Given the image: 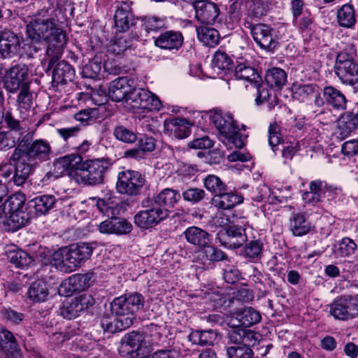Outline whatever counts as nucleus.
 Instances as JSON below:
<instances>
[{
	"mask_svg": "<svg viewBox=\"0 0 358 358\" xmlns=\"http://www.w3.org/2000/svg\"><path fill=\"white\" fill-rule=\"evenodd\" d=\"M143 27L147 32L157 31L165 26L164 20L157 16H145L142 19Z\"/></svg>",
	"mask_w": 358,
	"mask_h": 358,
	"instance_id": "13d9d810",
	"label": "nucleus"
},
{
	"mask_svg": "<svg viewBox=\"0 0 358 358\" xmlns=\"http://www.w3.org/2000/svg\"><path fill=\"white\" fill-rule=\"evenodd\" d=\"M129 81L125 77H120L113 80L107 91L108 96L113 101L120 102L126 99L130 92Z\"/></svg>",
	"mask_w": 358,
	"mask_h": 358,
	"instance_id": "5701e85b",
	"label": "nucleus"
},
{
	"mask_svg": "<svg viewBox=\"0 0 358 358\" xmlns=\"http://www.w3.org/2000/svg\"><path fill=\"white\" fill-rule=\"evenodd\" d=\"M265 80L271 87L281 89L287 82V73L280 68L273 67L266 71Z\"/></svg>",
	"mask_w": 358,
	"mask_h": 358,
	"instance_id": "c9c22d12",
	"label": "nucleus"
},
{
	"mask_svg": "<svg viewBox=\"0 0 358 358\" xmlns=\"http://www.w3.org/2000/svg\"><path fill=\"white\" fill-rule=\"evenodd\" d=\"M93 275L92 272H87L71 275L60 285L59 294L67 296L87 289L93 282Z\"/></svg>",
	"mask_w": 358,
	"mask_h": 358,
	"instance_id": "2eb2a0df",
	"label": "nucleus"
},
{
	"mask_svg": "<svg viewBox=\"0 0 358 358\" xmlns=\"http://www.w3.org/2000/svg\"><path fill=\"white\" fill-rule=\"evenodd\" d=\"M28 76V69L24 64H15L5 72L3 87L8 92L15 93L29 85Z\"/></svg>",
	"mask_w": 358,
	"mask_h": 358,
	"instance_id": "4468645a",
	"label": "nucleus"
},
{
	"mask_svg": "<svg viewBox=\"0 0 358 358\" xmlns=\"http://www.w3.org/2000/svg\"><path fill=\"white\" fill-rule=\"evenodd\" d=\"M96 206L100 212L103 213H108L109 209H112V214L115 215L114 210H117V214H120V210L124 212L126 209L127 204L124 202L120 201L115 203L114 206L110 202L106 201L105 199H99L96 201Z\"/></svg>",
	"mask_w": 358,
	"mask_h": 358,
	"instance_id": "4d7b16f0",
	"label": "nucleus"
},
{
	"mask_svg": "<svg viewBox=\"0 0 358 358\" xmlns=\"http://www.w3.org/2000/svg\"><path fill=\"white\" fill-rule=\"evenodd\" d=\"M132 229V224L126 219L115 216L105 220L98 226L99 231L106 234H127Z\"/></svg>",
	"mask_w": 358,
	"mask_h": 358,
	"instance_id": "6ab92c4d",
	"label": "nucleus"
},
{
	"mask_svg": "<svg viewBox=\"0 0 358 358\" xmlns=\"http://www.w3.org/2000/svg\"><path fill=\"white\" fill-rule=\"evenodd\" d=\"M90 298V296L84 294L71 299L60 308L59 314L68 320L79 316L82 312L87 310L90 306H92Z\"/></svg>",
	"mask_w": 358,
	"mask_h": 358,
	"instance_id": "a211bd4d",
	"label": "nucleus"
},
{
	"mask_svg": "<svg viewBox=\"0 0 358 358\" xmlns=\"http://www.w3.org/2000/svg\"><path fill=\"white\" fill-rule=\"evenodd\" d=\"M17 343L13 334L4 327L0 328V350H15Z\"/></svg>",
	"mask_w": 358,
	"mask_h": 358,
	"instance_id": "5fc2aeb1",
	"label": "nucleus"
},
{
	"mask_svg": "<svg viewBox=\"0 0 358 358\" xmlns=\"http://www.w3.org/2000/svg\"><path fill=\"white\" fill-rule=\"evenodd\" d=\"M122 348L127 350V353L146 348L145 336L136 331L130 332L122 339Z\"/></svg>",
	"mask_w": 358,
	"mask_h": 358,
	"instance_id": "c756f323",
	"label": "nucleus"
},
{
	"mask_svg": "<svg viewBox=\"0 0 358 358\" xmlns=\"http://www.w3.org/2000/svg\"><path fill=\"white\" fill-rule=\"evenodd\" d=\"M234 74L237 79L250 83L252 85L260 82L259 76L256 70L245 64H238L234 69Z\"/></svg>",
	"mask_w": 358,
	"mask_h": 358,
	"instance_id": "a19ab883",
	"label": "nucleus"
},
{
	"mask_svg": "<svg viewBox=\"0 0 358 358\" xmlns=\"http://www.w3.org/2000/svg\"><path fill=\"white\" fill-rule=\"evenodd\" d=\"M194 344L199 345H213L218 340V333L215 330H195L188 336Z\"/></svg>",
	"mask_w": 358,
	"mask_h": 358,
	"instance_id": "473e14b6",
	"label": "nucleus"
},
{
	"mask_svg": "<svg viewBox=\"0 0 358 358\" xmlns=\"http://www.w3.org/2000/svg\"><path fill=\"white\" fill-rule=\"evenodd\" d=\"M57 199L53 195L44 194L36 196L29 201V206L34 210V216H41L47 214L55 207Z\"/></svg>",
	"mask_w": 358,
	"mask_h": 358,
	"instance_id": "c85d7f7f",
	"label": "nucleus"
},
{
	"mask_svg": "<svg viewBox=\"0 0 358 358\" xmlns=\"http://www.w3.org/2000/svg\"><path fill=\"white\" fill-rule=\"evenodd\" d=\"M245 224H231L225 229V237L223 245L229 248H238L247 241Z\"/></svg>",
	"mask_w": 358,
	"mask_h": 358,
	"instance_id": "aec40b11",
	"label": "nucleus"
},
{
	"mask_svg": "<svg viewBox=\"0 0 358 358\" xmlns=\"http://www.w3.org/2000/svg\"><path fill=\"white\" fill-rule=\"evenodd\" d=\"M66 20V10L55 3V0H47L27 24V36L32 42L65 44L66 36L62 24Z\"/></svg>",
	"mask_w": 358,
	"mask_h": 358,
	"instance_id": "f257e3e1",
	"label": "nucleus"
},
{
	"mask_svg": "<svg viewBox=\"0 0 358 358\" xmlns=\"http://www.w3.org/2000/svg\"><path fill=\"white\" fill-rule=\"evenodd\" d=\"M182 195L185 201L194 204L203 200L206 196V192L202 189L194 187L185 190Z\"/></svg>",
	"mask_w": 358,
	"mask_h": 358,
	"instance_id": "680f3d73",
	"label": "nucleus"
},
{
	"mask_svg": "<svg viewBox=\"0 0 358 358\" xmlns=\"http://www.w3.org/2000/svg\"><path fill=\"white\" fill-rule=\"evenodd\" d=\"M263 243L260 240L250 241L246 243L242 251L243 256L250 260H257L262 257Z\"/></svg>",
	"mask_w": 358,
	"mask_h": 358,
	"instance_id": "49530a36",
	"label": "nucleus"
},
{
	"mask_svg": "<svg viewBox=\"0 0 358 358\" xmlns=\"http://www.w3.org/2000/svg\"><path fill=\"white\" fill-rule=\"evenodd\" d=\"M113 164L108 157L83 161L80 155L71 154L58 158L53 166L55 169L61 170L60 173L69 170L70 176L78 184L94 186L103 182L105 174Z\"/></svg>",
	"mask_w": 358,
	"mask_h": 358,
	"instance_id": "f03ea898",
	"label": "nucleus"
},
{
	"mask_svg": "<svg viewBox=\"0 0 358 358\" xmlns=\"http://www.w3.org/2000/svg\"><path fill=\"white\" fill-rule=\"evenodd\" d=\"M8 257L12 264L20 268L27 267L32 262L31 257L22 250L10 252Z\"/></svg>",
	"mask_w": 358,
	"mask_h": 358,
	"instance_id": "3c124183",
	"label": "nucleus"
},
{
	"mask_svg": "<svg viewBox=\"0 0 358 358\" xmlns=\"http://www.w3.org/2000/svg\"><path fill=\"white\" fill-rule=\"evenodd\" d=\"M198 39L204 45L214 46L217 44L220 36L218 31L212 27L199 26L196 28Z\"/></svg>",
	"mask_w": 358,
	"mask_h": 358,
	"instance_id": "ea45409f",
	"label": "nucleus"
},
{
	"mask_svg": "<svg viewBox=\"0 0 358 358\" xmlns=\"http://www.w3.org/2000/svg\"><path fill=\"white\" fill-rule=\"evenodd\" d=\"M293 97L301 101L305 102L309 100L317 92V86L315 84L294 83L292 85Z\"/></svg>",
	"mask_w": 358,
	"mask_h": 358,
	"instance_id": "e433bc0d",
	"label": "nucleus"
},
{
	"mask_svg": "<svg viewBox=\"0 0 358 358\" xmlns=\"http://www.w3.org/2000/svg\"><path fill=\"white\" fill-rule=\"evenodd\" d=\"M357 250V245L355 241L348 238H343L338 243L335 254L340 257H349L355 254Z\"/></svg>",
	"mask_w": 358,
	"mask_h": 358,
	"instance_id": "8fccbe9b",
	"label": "nucleus"
},
{
	"mask_svg": "<svg viewBox=\"0 0 358 358\" xmlns=\"http://www.w3.org/2000/svg\"><path fill=\"white\" fill-rule=\"evenodd\" d=\"M324 182L321 180H313L309 185V191L305 192L302 194L303 200L313 205L322 201L324 197V191L323 190Z\"/></svg>",
	"mask_w": 358,
	"mask_h": 358,
	"instance_id": "2f4dec72",
	"label": "nucleus"
},
{
	"mask_svg": "<svg viewBox=\"0 0 358 358\" xmlns=\"http://www.w3.org/2000/svg\"><path fill=\"white\" fill-rule=\"evenodd\" d=\"M205 188L214 196L223 191L229 190V187L217 176L209 174L203 180Z\"/></svg>",
	"mask_w": 358,
	"mask_h": 358,
	"instance_id": "c03bdc74",
	"label": "nucleus"
},
{
	"mask_svg": "<svg viewBox=\"0 0 358 358\" xmlns=\"http://www.w3.org/2000/svg\"><path fill=\"white\" fill-rule=\"evenodd\" d=\"M202 257L209 262H218L226 258L225 253L212 245V242L208 243L205 246L201 248Z\"/></svg>",
	"mask_w": 358,
	"mask_h": 358,
	"instance_id": "09e8293b",
	"label": "nucleus"
},
{
	"mask_svg": "<svg viewBox=\"0 0 358 358\" xmlns=\"http://www.w3.org/2000/svg\"><path fill=\"white\" fill-rule=\"evenodd\" d=\"M227 358H253L254 352L248 344L232 345L226 348Z\"/></svg>",
	"mask_w": 358,
	"mask_h": 358,
	"instance_id": "de8ad7c7",
	"label": "nucleus"
},
{
	"mask_svg": "<svg viewBox=\"0 0 358 358\" xmlns=\"http://www.w3.org/2000/svg\"><path fill=\"white\" fill-rule=\"evenodd\" d=\"M210 120L224 141L233 143L238 148L243 147V136L240 134L231 114L215 110L210 115Z\"/></svg>",
	"mask_w": 358,
	"mask_h": 358,
	"instance_id": "0eeeda50",
	"label": "nucleus"
},
{
	"mask_svg": "<svg viewBox=\"0 0 358 358\" xmlns=\"http://www.w3.org/2000/svg\"><path fill=\"white\" fill-rule=\"evenodd\" d=\"M313 19L310 14H303L298 22V28L303 36H307L313 30Z\"/></svg>",
	"mask_w": 358,
	"mask_h": 358,
	"instance_id": "774afa93",
	"label": "nucleus"
},
{
	"mask_svg": "<svg viewBox=\"0 0 358 358\" xmlns=\"http://www.w3.org/2000/svg\"><path fill=\"white\" fill-rule=\"evenodd\" d=\"M16 164V162L11 161V156L10 157L8 161L1 162L0 163V178H3L5 180L12 179L15 185L20 186L26 182L29 177H25L24 180L22 182H18L17 181Z\"/></svg>",
	"mask_w": 358,
	"mask_h": 358,
	"instance_id": "37998d69",
	"label": "nucleus"
},
{
	"mask_svg": "<svg viewBox=\"0 0 358 358\" xmlns=\"http://www.w3.org/2000/svg\"><path fill=\"white\" fill-rule=\"evenodd\" d=\"M27 295L34 302L45 301L48 296L47 285L42 280L33 282L27 290Z\"/></svg>",
	"mask_w": 358,
	"mask_h": 358,
	"instance_id": "79ce46f5",
	"label": "nucleus"
},
{
	"mask_svg": "<svg viewBox=\"0 0 358 358\" xmlns=\"http://www.w3.org/2000/svg\"><path fill=\"white\" fill-rule=\"evenodd\" d=\"M144 306V297L139 293L124 294L115 298L110 303L113 313L121 318L131 320V325L135 319V313Z\"/></svg>",
	"mask_w": 358,
	"mask_h": 358,
	"instance_id": "6e6552de",
	"label": "nucleus"
},
{
	"mask_svg": "<svg viewBox=\"0 0 358 358\" xmlns=\"http://www.w3.org/2000/svg\"><path fill=\"white\" fill-rule=\"evenodd\" d=\"M51 155V146L48 141L43 139L32 141L29 133H27L22 138L18 137L17 145L11 155V161L17 162V181L22 182L38 164L49 160Z\"/></svg>",
	"mask_w": 358,
	"mask_h": 358,
	"instance_id": "7ed1b4c3",
	"label": "nucleus"
},
{
	"mask_svg": "<svg viewBox=\"0 0 358 358\" xmlns=\"http://www.w3.org/2000/svg\"><path fill=\"white\" fill-rule=\"evenodd\" d=\"M145 182V179L140 172L128 169L118 173L116 188L121 194L136 196L140 193Z\"/></svg>",
	"mask_w": 358,
	"mask_h": 358,
	"instance_id": "9d476101",
	"label": "nucleus"
},
{
	"mask_svg": "<svg viewBox=\"0 0 358 358\" xmlns=\"http://www.w3.org/2000/svg\"><path fill=\"white\" fill-rule=\"evenodd\" d=\"M260 313L252 307L245 308L237 313L236 319L239 322L238 326L250 327L257 324L261 320Z\"/></svg>",
	"mask_w": 358,
	"mask_h": 358,
	"instance_id": "58836bf2",
	"label": "nucleus"
},
{
	"mask_svg": "<svg viewBox=\"0 0 358 358\" xmlns=\"http://www.w3.org/2000/svg\"><path fill=\"white\" fill-rule=\"evenodd\" d=\"M0 313L4 320L13 324H20L24 318L23 313L17 312L10 307H2L0 310Z\"/></svg>",
	"mask_w": 358,
	"mask_h": 358,
	"instance_id": "052dcab7",
	"label": "nucleus"
},
{
	"mask_svg": "<svg viewBox=\"0 0 358 358\" xmlns=\"http://www.w3.org/2000/svg\"><path fill=\"white\" fill-rule=\"evenodd\" d=\"M93 249L87 243H74L67 246L68 268L66 271H72L87 261L92 255Z\"/></svg>",
	"mask_w": 358,
	"mask_h": 358,
	"instance_id": "f3484780",
	"label": "nucleus"
},
{
	"mask_svg": "<svg viewBox=\"0 0 358 358\" xmlns=\"http://www.w3.org/2000/svg\"><path fill=\"white\" fill-rule=\"evenodd\" d=\"M243 201V197L241 194L232 191H223L216 196H213L211 199L212 205L222 210H229L236 206L241 204Z\"/></svg>",
	"mask_w": 358,
	"mask_h": 358,
	"instance_id": "4be33fe9",
	"label": "nucleus"
},
{
	"mask_svg": "<svg viewBox=\"0 0 358 358\" xmlns=\"http://www.w3.org/2000/svg\"><path fill=\"white\" fill-rule=\"evenodd\" d=\"M101 326L105 332L115 333L121 331L131 327V320L127 318H121L117 316L116 318L110 320L109 318H103Z\"/></svg>",
	"mask_w": 358,
	"mask_h": 358,
	"instance_id": "4c0bfd02",
	"label": "nucleus"
},
{
	"mask_svg": "<svg viewBox=\"0 0 358 358\" xmlns=\"http://www.w3.org/2000/svg\"><path fill=\"white\" fill-rule=\"evenodd\" d=\"M252 333L241 327L233 328L229 331L228 338L233 345L246 344V340Z\"/></svg>",
	"mask_w": 358,
	"mask_h": 358,
	"instance_id": "6e6d98bb",
	"label": "nucleus"
},
{
	"mask_svg": "<svg viewBox=\"0 0 358 358\" xmlns=\"http://www.w3.org/2000/svg\"><path fill=\"white\" fill-rule=\"evenodd\" d=\"M289 229L294 236L307 234L311 229V224L303 213L294 214L290 218Z\"/></svg>",
	"mask_w": 358,
	"mask_h": 358,
	"instance_id": "f704fd0d",
	"label": "nucleus"
},
{
	"mask_svg": "<svg viewBox=\"0 0 358 358\" xmlns=\"http://www.w3.org/2000/svg\"><path fill=\"white\" fill-rule=\"evenodd\" d=\"M281 141L279 126L275 122L271 124L268 128V143L275 154Z\"/></svg>",
	"mask_w": 358,
	"mask_h": 358,
	"instance_id": "e2e57ef3",
	"label": "nucleus"
},
{
	"mask_svg": "<svg viewBox=\"0 0 358 358\" xmlns=\"http://www.w3.org/2000/svg\"><path fill=\"white\" fill-rule=\"evenodd\" d=\"M215 66L222 71H233L234 62L231 57L225 52L217 50L213 61Z\"/></svg>",
	"mask_w": 358,
	"mask_h": 358,
	"instance_id": "603ef678",
	"label": "nucleus"
},
{
	"mask_svg": "<svg viewBox=\"0 0 358 358\" xmlns=\"http://www.w3.org/2000/svg\"><path fill=\"white\" fill-rule=\"evenodd\" d=\"M243 26L250 30L253 40L262 49L271 51L276 48L278 42L272 36L271 28L267 24H254L248 19H245Z\"/></svg>",
	"mask_w": 358,
	"mask_h": 358,
	"instance_id": "ddd939ff",
	"label": "nucleus"
},
{
	"mask_svg": "<svg viewBox=\"0 0 358 358\" xmlns=\"http://www.w3.org/2000/svg\"><path fill=\"white\" fill-rule=\"evenodd\" d=\"M178 191L165 188L159 194L142 201L143 210L134 217V223L140 228L148 229L166 220L169 215V208H173L180 201Z\"/></svg>",
	"mask_w": 358,
	"mask_h": 358,
	"instance_id": "20e7f679",
	"label": "nucleus"
},
{
	"mask_svg": "<svg viewBox=\"0 0 358 358\" xmlns=\"http://www.w3.org/2000/svg\"><path fill=\"white\" fill-rule=\"evenodd\" d=\"M23 38L10 29L0 26V55L4 59L13 58L22 53Z\"/></svg>",
	"mask_w": 358,
	"mask_h": 358,
	"instance_id": "f8f14e48",
	"label": "nucleus"
},
{
	"mask_svg": "<svg viewBox=\"0 0 358 358\" xmlns=\"http://www.w3.org/2000/svg\"><path fill=\"white\" fill-rule=\"evenodd\" d=\"M25 201L22 193L10 196L0 206V222L8 224L12 230H17L28 224L34 214Z\"/></svg>",
	"mask_w": 358,
	"mask_h": 358,
	"instance_id": "39448f33",
	"label": "nucleus"
},
{
	"mask_svg": "<svg viewBox=\"0 0 358 358\" xmlns=\"http://www.w3.org/2000/svg\"><path fill=\"white\" fill-rule=\"evenodd\" d=\"M101 71V62L97 59L90 61L83 69L82 73L84 77L96 78Z\"/></svg>",
	"mask_w": 358,
	"mask_h": 358,
	"instance_id": "bf43d9fd",
	"label": "nucleus"
},
{
	"mask_svg": "<svg viewBox=\"0 0 358 358\" xmlns=\"http://www.w3.org/2000/svg\"><path fill=\"white\" fill-rule=\"evenodd\" d=\"M192 6L195 11V18L201 24H214L220 13L218 5L208 0H194Z\"/></svg>",
	"mask_w": 358,
	"mask_h": 358,
	"instance_id": "dca6fc26",
	"label": "nucleus"
},
{
	"mask_svg": "<svg viewBox=\"0 0 358 358\" xmlns=\"http://www.w3.org/2000/svg\"><path fill=\"white\" fill-rule=\"evenodd\" d=\"M113 135L117 140L125 143H133L137 140L136 134L123 125L116 126Z\"/></svg>",
	"mask_w": 358,
	"mask_h": 358,
	"instance_id": "864d4df0",
	"label": "nucleus"
},
{
	"mask_svg": "<svg viewBox=\"0 0 358 358\" xmlns=\"http://www.w3.org/2000/svg\"><path fill=\"white\" fill-rule=\"evenodd\" d=\"M334 72L343 85L353 86L358 83V55L355 44L348 43L337 52Z\"/></svg>",
	"mask_w": 358,
	"mask_h": 358,
	"instance_id": "423d86ee",
	"label": "nucleus"
},
{
	"mask_svg": "<svg viewBox=\"0 0 358 358\" xmlns=\"http://www.w3.org/2000/svg\"><path fill=\"white\" fill-rule=\"evenodd\" d=\"M183 39L180 32L166 31L155 39V43L162 49L178 50L182 45Z\"/></svg>",
	"mask_w": 358,
	"mask_h": 358,
	"instance_id": "bb28decb",
	"label": "nucleus"
},
{
	"mask_svg": "<svg viewBox=\"0 0 358 358\" xmlns=\"http://www.w3.org/2000/svg\"><path fill=\"white\" fill-rule=\"evenodd\" d=\"M326 104L336 110H343L346 108L348 100L345 95L333 86H326L322 91Z\"/></svg>",
	"mask_w": 358,
	"mask_h": 358,
	"instance_id": "b1692460",
	"label": "nucleus"
},
{
	"mask_svg": "<svg viewBox=\"0 0 358 358\" xmlns=\"http://www.w3.org/2000/svg\"><path fill=\"white\" fill-rule=\"evenodd\" d=\"M164 127L176 138L183 139L189 135L192 124L185 118L176 117L166 119L164 121Z\"/></svg>",
	"mask_w": 358,
	"mask_h": 358,
	"instance_id": "393cba45",
	"label": "nucleus"
},
{
	"mask_svg": "<svg viewBox=\"0 0 358 358\" xmlns=\"http://www.w3.org/2000/svg\"><path fill=\"white\" fill-rule=\"evenodd\" d=\"M336 20L338 25L342 27H353L357 22L353 6L346 3L341 6L337 11Z\"/></svg>",
	"mask_w": 358,
	"mask_h": 358,
	"instance_id": "72a5a7b5",
	"label": "nucleus"
},
{
	"mask_svg": "<svg viewBox=\"0 0 358 358\" xmlns=\"http://www.w3.org/2000/svg\"><path fill=\"white\" fill-rule=\"evenodd\" d=\"M17 138L12 132L0 131V151H6L17 145Z\"/></svg>",
	"mask_w": 358,
	"mask_h": 358,
	"instance_id": "69168bd1",
	"label": "nucleus"
},
{
	"mask_svg": "<svg viewBox=\"0 0 358 358\" xmlns=\"http://www.w3.org/2000/svg\"><path fill=\"white\" fill-rule=\"evenodd\" d=\"M247 13L246 18L251 21L255 19H259L266 15L267 6L262 0H249L246 2Z\"/></svg>",
	"mask_w": 358,
	"mask_h": 358,
	"instance_id": "a18cd8bd",
	"label": "nucleus"
},
{
	"mask_svg": "<svg viewBox=\"0 0 358 358\" xmlns=\"http://www.w3.org/2000/svg\"><path fill=\"white\" fill-rule=\"evenodd\" d=\"M67 247H63L54 252L51 256V264L56 266H68Z\"/></svg>",
	"mask_w": 358,
	"mask_h": 358,
	"instance_id": "338daca9",
	"label": "nucleus"
},
{
	"mask_svg": "<svg viewBox=\"0 0 358 358\" xmlns=\"http://www.w3.org/2000/svg\"><path fill=\"white\" fill-rule=\"evenodd\" d=\"M162 106L159 99L151 92L143 88H134L129 92L125 107L130 110H159Z\"/></svg>",
	"mask_w": 358,
	"mask_h": 358,
	"instance_id": "1a4fd4ad",
	"label": "nucleus"
},
{
	"mask_svg": "<svg viewBox=\"0 0 358 358\" xmlns=\"http://www.w3.org/2000/svg\"><path fill=\"white\" fill-rule=\"evenodd\" d=\"M137 35L133 37H129L127 35L121 36L110 41L107 46V51L111 55L120 57L133 45V41H137Z\"/></svg>",
	"mask_w": 358,
	"mask_h": 358,
	"instance_id": "7c9ffc66",
	"label": "nucleus"
},
{
	"mask_svg": "<svg viewBox=\"0 0 358 358\" xmlns=\"http://www.w3.org/2000/svg\"><path fill=\"white\" fill-rule=\"evenodd\" d=\"M75 76L73 68L66 61L59 62L52 72V82L55 86L71 82Z\"/></svg>",
	"mask_w": 358,
	"mask_h": 358,
	"instance_id": "cd10ccee",
	"label": "nucleus"
},
{
	"mask_svg": "<svg viewBox=\"0 0 358 358\" xmlns=\"http://www.w3.org/2000/svg\"><path fill=\"white\" fill-rule=\"evenodd\" d=\"M329 313L336 320L352 319L358 315V299L351 295L338 296L329 304Z\"/></svg>",
	"mask_w": 358,
	"mask_h": 358,
	"instance_id": "9b49d317",
	"label": "nucleus"
},
{
	"mask_svg": "<svg viewBox=\"0 0 358 358\" xmlns=\"http://www.w3.org/2000/svg\"><path fill=\"white\" fill-rule=\"evenodd\" d=\"M185 240L191 245L201 248L212 242V236L206 231L195 226L187 227L183 232Z\"/></svg>",
	"mask_w": 358,
	"mask_h": 358,
	"instance_id": "a878e982",
	"label": "nucleus"
},
{
	"mask_svg": "<svg viewBox=\"0 0 358 358\" xmlns=\"http://www.w3.org/2000/svg\"><path fill=\"white\" fill-rule=\"evenodd\" d=\"M114 18L117 30L120 32L127 31L135 24L130 5L126 2H122L117 7Z\"/></svg>",
	"mask_w": 358,
	"mask_h": 358,
	"instance_id": "412c9836",
	"label": "nucleus"
},
{
	"mask_svg": "<svg viewBox=\"0 0 358 358\" xmlns=\"http://www.w3.org/2000/svg\"><path fill=\"white\" fill-rule=\"evenodd\" d=\"M5 122L7 127L10 129V132L17 133L18 136L22 138L26 134V129L21 124V122L14 118L10 113H6L5 115Z\"/></svg>",
	"mask_w": 358,
	"mask_h": 358,
	"instance_id": "0e129e2a",
	"label": "nucleus"
}]
</instances>
